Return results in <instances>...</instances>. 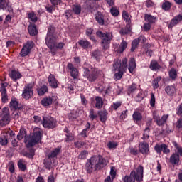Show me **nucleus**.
I'll return each mask as SVG.
<instances>
[{
	"mask_svg": "<svg viewBox=\"0 0 182 182\" xmlns=\"http://www.w3.org/2000/svg\"><path fill=\"white\" fill-rule=\"evenodd\" d=\"M168 116V114H164L161 118H160V115L157 114V112H153L154 122H156L157 126H164V124L167 123Z\"/></svg>",
	"mask_w": 182,
	"mask_h": 182,
	"instance_id": "1a4fd4ad",
	"label": "nucleus"
},
{
	"mask_svg": "<svg viewBox=\"0 0 182 182\" xmlns=\"http://www.w3.org/2000/svg\"><path fill=\"white\" fill-rule=\"evenodd\" d=\"M169 77L172 79L173 80H176L177 79V70H176L175 68H171L169 70Z\"/></svg>",
	"mask_w": 182,
	"mask_h": 182,
	"instance_id": "a18cd8bd",
	"label": "nucleus"
},
{
	"mask_svg": "<svg viewBox=\"0 0 182 182\" xmlns=\"http://www.w3.org/2000/svg\"><path fill=\"white\" fill-rule=\"evenodd\" d=\"M144 19L146 22H148V23H151V25L152 23H154V22H156V17L150 14H145Z\"/></svg>",
	"mask_w": 182,
	"mask_h": 182,
	"instance_id": "c9c22d12",
	"label": "nucleus"
},
{
	"mask_svg": "<svg viewBox=\"0 0 182 182\" xmlns=\"http://www.w3.org/2000/svg\"><path fill=\"white\" fill-rule=\"evenodd\" d=\"M35 46V43H33V41H27L26 43H25L21 50L20 55L23 58H25V56H28L29 53H31V50L33 48V46Z\"/></svg>",
	"mask_w": 182,
	"mask_h": 182,
	"instance_id": "9d476101",
	"label": "nucleus"
},
{
	"mask_svg": "<svg viewBox=\"0 0 182 182\" xmlns=\"http://www.w3.org/2000/svg\"><path fill=\"white\" fill-rule=\"evenodd\" d=\"M98 115L100 117V122H102V123H105L106 120H107V111L106 109L99 111Z\"/></svg>",
	"mask_w": 182,
	"mask_h": 182,
	"instance_id": "5701e85b",
	"label": "nucleus"
},
{
	"mask_svg": "<svg viewBox=\"0 0 182 182\" xmlns=\"http://www.w3.org/2000/svg\"><path fill=\"white\" fill-rule=\"evenodd\" d=\"M150 137V128L146 127L144 130L143 136L141 137L142 140H149V138Z\"/></svg>",
	"mask_w": 182,
	"mask_h": 182,
	"instance_id": "79ce46f5",
	"label": "nucleus"
},
{
	"mask_svg": "<svg viewBox=\"0 0 182 182\" xmlns=\"http://www.w3.org/2000/svg\"><path fill=\"white\" fill-rule=\"evenodd\" d=\"M0 93L1 96V102L3 103H6V102H8V93L6 92V88H5V87H1L0 88Z\"/></svg>",
	"mask_w": 182,
	"mask_h": 182,
	"instance_id": "412c9836",
	"label": "nucleus"
},
{
	"mask_svg": "<svg viewBox=\"0 0 182 182\" xmlns=\"http://www.w3.org/2000/svg\"><path fill=\"white\" fill-rule=\"evenodd\" d=\"M95 19L100 25H105V19L103 18L102 13L98 12L96 15Z\"/></svg>",
	"mask_w": 182,
	"mask_h": 182,
	"instance_id": "e433bc0d",
	"label": "nucleus"
},
{
	"mask_svg": "<svg viewBox=\"0 0 182 182\" xmlns=\"http://www.w3.org/2000/svg\"><path fill=\"white\" fill-rule=\"evenodd\" d=\"M9 76L13 80H18V79H21V73L16 70H11Z\"/></svg>",
	"mask_w": 182,
	"mask_h": 182,
	"instance_id": "2f4dec72",
	"label": "nucleus"
},
{
	"mask_svg": "<svg viewBox=\"0 0 182 182\" xmlns=\"http://www.w3.org/2000/svg\"><path fill=\"white\" fill-rule=\"evenodd\" d=\"M41 124L44 129H55L58 126V121L52 117H43Z\"/></svg>",
	"mask_w": 182,
	"mask_h": 182,
	"instance_id": "39448f33",
	"label": "nucleus"
},
{
	"mask_svg": "<svg viewBox=\"0 0 182 182\" xmlns=\"http://www.w3.org/2000/svg\"><path fill=\"white\" fill-rule=\"evenodd\" d=\"M26 136V130L24 128H21L17 135V139L21 141Z\"/></svg>",
	"mask_w": 182,
	"mask_h": 182,
	"instance_id": "ea45409f",
	"label": "nucleus"
},
{
	"mask_svg": "<svg viewBox=\"0 0 182 182\" xmlns=\"http://www.w3.org/2000/svg\"><path fill=\"white\" fill-rule=\"evenodd\" d=\"M132 117L134 122H140L143 119V115L139 112L136 111L134 112Z\"/></svg>",
	"mask_w": 182,
	"mask_h": 182,
	"instance_id": "58836bf2",
	"label": "nucleus"
},
{
	"mask_svg": "<svg viewBox=\"0 0 182 182\" xmlns=\"http://www.w3.org/2000/svg\"><path fill=\"white\" fill-rule=\"evenodd\" d=\"M162 151L164 154H170V149H168V146L166 144H163Z\"/></svg>",
	"mask_w": 182,
	"mask_h": 182,
	"instance_id": "0e129e2a",
	"label": "nucleus"
},
{
	"mask_svg": "<svg viewBox=\"0 0 182 182\" xmlns=\"http://www.w3.org/2000/svg\"><path fill=\"white\" fill-rule=\"evenodd\" d=\"M113 68L115 72H118L114 75L116 79L120 80L123 77V73L127 70V58H124L122 60L115 59L114 60Z\"/></svg>",
	"mask_w": 182,
	"mask_h": 182,
	"instance_id": "f03ea898",
	"label": "nucleus"
},
{
	"mask_svg": "<svg viewBox=\"0 0 182 182\" xmlns=\"http://www.w3.org/2000/svg\"><path fill=\"white\" fill-rule=\"evenodd\" d=\"M89 117H90V120H96V119H97V114H96V112H95V109H90Z\"/></svg>",
	"mask_w": 182,
	"mask_h": 182,
	"instance_id": "603ef678",
	"label": "nucleus"
},
{
	"mask_svg": "<svg viewBox=\"0 0 182 182\" xmlns=\"http://www.w3.org/2000/svg\"><path fill=\"white\" fill-rule=\"evenodd\" d=\"M143 167L140 165L136 169V181L143 180Z\"/></svg>",
	"mask_w": 182,
	"mask_h": 182,
	"instance_id": "cd10ccee",
	"label": "nucleus"
},
{
	"mask_svg": "<svg viewBox=\"0 0 182 182\" xmlns=\"http://www.w3.org/2000/svg\"><path fill=\"white\" fill-rule=\"evenodd\" d=\"M28 33L31 36H36V35H38V28H36V25L31 24L28 26Z\"/></svg>",
	"mask_w": 182,
	"mask_h": 182,
	"instance_id": "a878e982",
	"label": "nucleus"
},
{
	"mask_svg": "<svg viewBox=\"0 0 182 182\" xmlns=\"http://www.w3.org/2000/svg\"><path fill=\"white\" fill-rule=\"evenodd\" d=\"M161 80V76H158L153 80V87L154 89H159V82Z\"/></svg>",
	"mask_w": 182,
	"mask_h": 182,
	"instance_id": "3c124183",
	"label": "nucleus"
},
{
	"mask_svg": "<svg viewBox=\"0 0 182 182\" xmlns=\"http://www.w3.org/2000/svg\"><path fill=\"white\" fill-rule=\"evenodd\" d=\"M55 28L50 26L48 29L47 37L46 38V45L50 48L52 55H55V44L56 43L57 38L53 36Z\"/></svg>",
	"mask_w": 182,
	"mask_h": 182,
	"instance_id": "7ed1b4c3",
	"label": "nucleus"
},
{
	"mask_svg": "<svg viewBox=\"0 0 182 182\" xmlns=\"http://www.w3.org/2000/svg\"><path fill=\"white\" fill-rule=\"evenodd\" d=\"M110 13L112 15V16H117L119 15V9L116 6H113L110 9Z\"/></svg>",
	"mask_w": 182,
	"mask_h": 182,
	"instance_id": "6e6d98bb",
	"label": "nucleus"
},
{
	"mask_svg": "<svg viewBox=\"0 0 182 182\" xmlns=\"http://www.w3.org/2000/svg\"><path fill=\"white\" fill-rule=\"evenodd\" d=\"M122 18L126 22H127V23H130L132 22V16L125 10L122 11Z\"/></svg>",
	"mask_w": 182,
	"mask_h": 182,
	"instance_id": "72a5a7b5",
	"label": "nucleus"
},
{
	"mask_svg": "<svg viewBox=\"0 0 182 182\" xmlns=\"http://www.w3.org/2000/svg\"><path fill=\"white\" fill-rule=\"evenodd\" d=\"M78 45L83 48V49H89V48H92V44L87 40H80L78 41Z\"/></svg>",
	"mask_w": 182,
	"mask_h": 182,
	"instance_id": "b1692460",
	"label": "nucleus"
},
{
	"mask_svg": "<svg viewBox=\"0 0 182 182\" xmlns=\"http://www.w3.org/2000/svg\"><path fill=\"white\" fill-rule=\"evenodd\" d=\"M165 92L168 96H174V94L177 92L176 85H168L165 88Z\"/></svg>",
	"mask_w": 182,
	"mask_h": 182,
	"instance_id": "aec40b11",
	"label": "nucleus"
},
{
	"mask_svg": "<svg viewBox=\"0 0 182 182\" xmlns=\"http://www.w3.org/2000/svg\"><path fill=\"white\" fill-rule=\"evenodd\" d=\"M136 90H137V85L134 83L132 84L128 88L129 93H133L136 92Z\"/></svg>",
	"mask_w": 182,
	"mask_h": 182,
	"instance_id": "bf43d9fd",
	"label": "nucleus"
},
{
	"mask_svg": "<svg viewBox=\"0 0 182 182\" xmlns=\"http://www.w3.org/2000/svg\"><path fill=\"white\" fill-rule=\"evenodd\" d=\"M95 102L96 109H102L103 107V99H102L100 97H96Z\"/></svg>",
	"mask_w": 182,
	"mask_h": 182,
	"instance_id": "f704fd0d",
	"label": "nucleus"
},
{
	"mask_svg": "<svg viewBox=\"0 0 182 182\" xmlns=\"http://www.w3.org/2000/svg\"><path fill=\"white\" fill-rule=\"evenodd\" d=\"M48 82L53 89L58 88V83H59V82L56 79V77H55V75L50 74V75L48 77Z\"/></svg>",
	"mask_w": 182,
	"mask_h": 182,
	"instance_id": "dca6fc26",
	"label": "nucleus"
},
{
	"mask_svg": "<svg viewBox=\"0 0 182 182\" xmlns=\"http://www.w3.org/2000/svg\"><path fill=\"white\" fill-rule=\"evenodd\" d=\"M37 92L38 96H43V95L48 92V86L43 85L41 88L38 89Z\"/></svg>",
	"mask_w": 182,
	"mask_h": 182,
	"instance_id": "a19ab883",
	"label": "nucleus"
},
{
	"mask_svg": "<svg viewBox=\"0 0 182 182\" xmlns=\"http://www.w3.org/2000/svg\"><path fill=\"white\" fill-rule=\"evenodd\" d=\"M17 165H18L19 170H21V171H26V170H27L26 161L24 159H20L18 161Z\"/></svg>",
	"mask_w": 182,
	"mask_h": 182,
	"instance_id": "c85d7f7f",
	"label": "nucleus"
},
{
	"mask_svg": "<svg viewBox=\"0 0 182 182\" xmlns=\"http://www.w3.org/2000/svg\"><path fill=\"white\" fill-rule=\"evenodd\" d=\"M11 123V115L9 114V108L4 107L2 109V114L0 119V127H5L7 124Z\"/></svg>",
	"mask_w": 182,
	"mask_h": 182,
	"instance_id": "423d86ee",
	"label": "nucleus"
},
{
	"mask_svg": "<svg viewBox=\"0 0 182 182\" xmlns=\"http://www.w3.org/2000/svg\"><path fill=\"white\" fill-rule=\"evenodd\" d=\"M127 48V42H126L124 40H122L120 46L117 49V53H123V52L126 50Z\"/></svg>",
	"mask_w": 182,
	"mask_h": 182,
	"instance_id": "7c9ffc66",
	"label": "nucleus"
},
{
	"mask_svg": "<svg viewBox=\"0 0 182 182\" xmlns=\"http://www.w3.org/2000/svg\"><path fill=\"white\" fill-rule=\"evenodd\" d=\"M0 9H4L8 11V12H12L14 9H12V4L9 2H6L4 0H0Z\"/></svg>",
	"mask_w": 182,
	"mask_h": 182,
	"instance_id": "f3484780",
	"label": "nucleus"
},
{
	"mask_svg": "<svg viewBox=\"0 0 182 182\" xmlns=\"http://www.w3.org/2000/svg\"><path fill=\"white\" fill-rule=\"evenodd\" d=\"M72 10L75 15H80V12H82V6L79 4H75L72 6Z\"/></svg>",
	"mask_w": 182,
	"mask_h": 182,
	"instance_id": "bb28decb",
	"label": "nucleus"
},
{
	"mask_svg": "<svg viewBox=\"0 0 182 182\" xmlns=\"http://www.w3.org/2000/svg\"><path fill=\"white\" fill-rule=\"evenodd\" d=\"M99 75H100V71L97 70H93L91 73L89 69L85 68V72L84 74L85 77L87 78L89 82H95L99 77Z\"/></svg>",
	"mask_w": 182,
	"mask_h": 182,
	"instance_id": "6e6552de",
	"label": "nucleus"
},
{
	"mask_svg": "<svg viewBox=\"0 0 182 182\" xmlns=\"http://www.w3.org/2000/svg\"><path fill=\"white\" fill-rule=\"evenodd\" d=\"M107 146L108 149H109V150H114L117 148V146H119V144L114 141H109L107 143Z\"/></svg>",
	"mask_w": 182,
	"mask_h": 182,
	"instance_id": "8fccbe9b",
	"label": "nucleus"
},
{
	"mask_svg": "<svg viewBox=\"0 0 182 182\" xmlns=\"http://www.w3.org/2000/svg\"><path fill=\"white\" fill-rule=\"evenodd\" d=\"M139 151L142 154H149V151H150L149 144L147 142H141L139 144Z\"/></svg>",
	"mask_w": 182,
	"mask_h": 182,
	"instance_id": "a211bd4d",
	"label": "nucleus"
},
{
	"mask_svg": "<svg viewBox=\"0 0 182 182\" xmlns=\"http://www.w3.org/2000/svg\"><path fill=\"white\" fill-rule=\"evenodd\" d=\"M10 110H18L19 109V102L15 97H12L10 101Z\"/></svg>",
	"mask_w": 182,
	"mask_h": 182,
	"instance_id": "6ab92c4d",
	"label": "nucleus"
},
{
	"mask_svg": "<svg viewBox=\"0 0 182 182\" xmlns=\"http://www.w3.org/2000/svg\"><path fill=\"white\" fill-rule=\"evenodd\" d=\"M88 154H89V152L87 150H83L78 155V159L80 160H85V159H86V157H87Z\"/></svg>",
	"mask_w": 182,
	"mask_h": 182,
	"instance_id": "49530a36",
	"label": "nucleus"
},
{
	"mask_svg": "<svg viewBox=\"0 0 182 182\" xmlns=\"http://www.w3.org/2000/svg\"><path fill=\"white\" fill-rule=\"evenodd\" d=\"M172 4L171 2L168 1H166L162 4V9L164 11H170V9H171Z\"/></svg>",
	"mask_w": 182,
	"mask_h": 182,
	"instance_id": "37998d69",
	"label": "nucleus"
},
{
	"mask_svg": "<svg viewBox=\"0 0 182 182\" xmlns=\"http://www.w3.org/2000/svg\"><path fill=\"white\" fill-rule=\"evenodd\" d=\"M182 21V14H178V16H175L172 20H171L170 23L168 25V28L169 29H172L176 26V25H178L179 22Z\"/></svg>",
	"mask_w": 182,
	"mask_h": 182,
	"instance_id": "4468645a",
	"label": "nucleus"
},
{
	"mask_svg": "<svg viewBox=\"0 0 182 182\" xmlns=\"http://www.w3.org/2000/svg\"><path fill=\"white\" fill-rule=\"evenodd\" d=\"M143 28L145 32H148V31H150V29H151V24L150 23H146L144 24Z\"/></svg>",
	"mask_w": 182,
	"mask_h": 182,
	"instance_id": "338daca9",
	"label": "nucleus"
},
{
	"mask_svg": "<svg viewBox=\"0 0 182 182\" xmlns=\"http://www.w3.org/2000/svg\"><path fill=\"white\" fill-rule=\"evenodd\" d=\"M176 114L178 116H181L182 114V104H181L176 109Z\"/></svg>",
	"mask_w": 182,
	"mask_h": 182,
	"instance_id": "774afa93",
	"label": "nucleus"
},
{
	"mask_svg": "<svg viewBox=\"0 0 182 182\" xmlns=\"http://www.w3.org/2000/svg\"><path fill=\"white\" fill-rule=\"evenodd\" d=\"M149 69H151V70H160V69H161V66L159 64L157 60H152L149 65Z\"/></svg>",
	"mask_w": 182,
	"mask_h": 182,
	"instance_id": "4be33fe9",
	"label": "nucleus"
},
{
	"mask_svg": "<svg viewBox=\"0 0 182 182\" xmlns=\"http://www.w3.org/2000/svg\"><path fill=\"white\" fill-rule=\"evenodd\" d=\"M97 36H98V38H100V39H102V41H112V39L113 38V35L112 34V33H103L102 31H97L96 33Z\"/></svg>",
	"mask_w": 182,
	"mask_h": 182,
	"instance_id": "f8f14e48",
	"label": "nucleus"
},
{
	"mask_svg": "<svg viewBox=\"0 0 182 182\" xmlns=\"http://www.w3.org/2000/svg\"><path fill=\"white\" fill-rule=\"evenodd\" d=\"M139 40H137V38L133 40V41L132 43V48H131L132 52H134V50L139 46Z\"/></svg>",
	"mask_w": 182,
	"mask_h": 182,
	"instance_id": "13d9d810",
	"label": "nucleus"
},
{
	"mask_svg": "<svg viewBox=\"0 0 182 182\" xmlns=\"http://www.w3.org/2000/svg\"><path fill=\"white\" fill-rule=\"evenodd\" d=\"M101 45L104 49V50H107L109 48H110V41H102L101 42Z\"/></svg>",
	"mask_w": 182,
	"mask_h": 182,
	"instance_id": "4d7b16f0",
	"label": "nucleus"
},
{
	"mask_svg": "<svg viewBox=\"0 0 182 182\" xmlns=\"http://www.w3.org/2000/svg\"><path fill=\"white\" fill-rule=\"evenodd\" d=\"M43 164L45 168L50 170V168H52V158H50L49 156L45 158Z\"/></svg>",
	"mask_w": 182,
	"mask_h": 182,
	"instance_id": "c756f323",
	"label": "nucleus"
},
{
	"mask_svg": "<svg viewBox=\"0 0 182 182\" xmlns=\"http://www.w3.org/2000/svg\"><path fill=\"white\" fill-rule=\"evenodd\" d=\"M169 163L173 167L180 164V156L177 154V152L173 153L169 158Z\"/></svg>",
	"mask_w": 182,
	"mask_h": 182,
	"instance_id": "ddd939ff",
	"label": "nucleus"
},
{
	"mask_svg": "<svg viewBox=\"0 0 182 182\" xmlns=\"http://www.w3.org/2000/svg\"><path fill=\"white\" fill-rule=\"evenodd\" d=\"M9 171L10 173H15V166L14 165V162L11 161L9 164Z\"/></svg>",
	"mask_w": 182,
	"mask_h": 182,
	"instance_id": "69168bd1",
	"label": "nucleus"
},
{
	"mask_svg": "<svg viewBox=\"0 0 182 182\" xmlns=\"http://www.w3.org/2000/svg\"><path fill=\"white\" fill-rule=\"evenodd\" d=\"M92 33H93V29L87 28L86 31V35L87 36H90V39H91V41H93L94 42H95L96 40H95V37H92Z\"/></svg>",
	"mask_w": 182,
	"mask_h": 182,
	"instance_id": "052dcab7",
	"label": "nucleus"
},
{
	"mask_svg": "<svg viewBox=\"0 0 182 182\" xmlns=\"http://www.w3.org/2000/svg\"><path fill=\"white\" fill-rule=\"evenodd\" d=\"M42 140V129L40 128H36L32 134L28 136V147H33L36 144H38L39 141Z\"/></svg>",
	"mask_w": 182,
	"mask_h": 182,
	"instance_id": "20e7f679",
	"label": "nucleus"
},
{
	"mask_svg": "<svg viewBox=\"0 0 182 182\" xmlns=\"http://www.w3.org/2000/svg\"><path fill=\"white\" fill-rule=\"evenodd\" d=\"M0 144L1 146H7L8 145V136H1L0 137Z\"/></svg>",
	"mask_w": 182,
	"mask_h": 182,
	"instance_id": "09e8293b",
	"label": "nucleus"
},
{
	"mask_svg": "<svg viewBox=\"0 0 182 182\" xmlns=\"http://www.w3.org/2000/svg\"><path fill=\"white\" fill-rule=\"evenodd\" d=\"M156 105V97L154 96V93L151 94V99H150V105L151 107H154Z\"/></svg>",
	"mask_w": 182,
	"mask_h": 182,
	"instance_id": "e2e57ef3",
	"label": "nucleus"
},
{
	"mask_svg": "<svg viewBox=\"0 0 182 182\" xmlns=\"http://www.w3.org/2000/svg\"><path fill=\"white\" fill-rule=\"evenodd\" d=\"M60 153V148H55V149L52 150L49 154L48 155L50 159H55V157H58V154Z\"/></svg>",
	"mask_w": 182,
	"mask_h": 182,
	"instance_id": "473e14b6",
	"label": "nucleus"
},
{
	"mask_svg": "<svg viewBox=\"0 0 182 182\" xmlns=\"http://www.w3.org/2000/svg\"><path fill=\"white\" fill-rule=\"evenodd\" d=\"M56 41L58 42V40H56ZM56 41H55V46H54L55 55H56V50H55V49L62 50L63 48H65V43H58L57 44Z\"/></svg>",
	"mask_w": 182,
	"mask_h": 182,
	"instance_id": "5fc2aeb1",
	"label": "nucleus"
},
{
	"mask_svg": "<svg viewBox=\"0 0 182 182\" xmlns=\"http://www.w3.org/2000/svg\"><path fill=\"white\" fill-rule=\"evenodd\" d=\"M154 150L156 151L157 154H161V151H163V144H157L154 146Z\"/></svg>",
	"mask_w": 182,
	"mask_h": 182,
	"instance_id": "864d4df0",
	"label": "nucleus"
},
{
	"mask_svg": "<svg viewBox=\"0 0 182 182\" xmlns=\"http://www.w3.org/2000/svg\"><path fill=\"white\" fill-rule=\"evenodd\" d=\"M27 18H28V19H30V21H31V22H34V23L38 22V16H36V14L33 11L28 13L27 14Z\"/></svg>",
	"mask_w": 182,
	"mask_h": 182,
	"instance_id": "4c0bfd02",
	"label": "nucleus"
},
{
	"mask_svg": "<svg viewBox=\"0 0 182 182\" xmlns=\"http://www.w3.org/2000/svg\"><path fill=\"white\" fill-rule=\"evenodd\" d=\"M122 105V101H117L111 105V109H113V110H117V109H119Z\"/></svg>",
	"mask_w": 182,
	"mask_h": 182,
	"instance_id": "de8ad7c7",
	"label": "nucleus"
},
{
	"mask_svg": "<svg viewBox=\"0 0 182 182\" xmlns=\"http://www.w3.org/2000/svg\"><path fill=\"white\" fill-rule=\"evenodd\" d=\"M22 97L26 100H29L33 97V86L31 84L26 85L23 90Z\"/></svg>",
	"mask_w": 182,
	"mask_h": 182,
	"instance_id": "0eeeda50",
	"label": "nucleus"
},
{
	"mask_svg": "<svg viewBox=\"0 0 182 182\" xmlns=\"http://www.w3.org/2000/svg\"><path fill=\"white\" fill-rule=\"evenodd\" d=\"M87 143H89V141H86L85 142L77 141V142H75V146L76 147H77V149H82V147H83V146H85V144H87Z\"/></svg>",
	"mask_w": 182,
	"mask_h": 182,
	"instance_id": "680f3d73",
	"label": "nucleus"
},
{
	"mask_svg": "<svg viewBox=\"0 0 182 182\" xmlns=\"http://www.w3.org/2000/svg\"><path fill=\"white\" fill-rule=\"evenodd\" d=\"M67 68L70 70L71 77L73 79H77L79 76V70H77V68H75L72 63H68Z\"/></svg>",
	"mask_w": 182,
	"mask_h": 182,
	"instance_id": "2eb2a0df",
	"label": "nucleus"
},
{
	"mask_svg": "<svg viewBox=\"0 0 182 182\" xmlns=\"http://www.w3.org/2000/svg\"><path fill=\"white\" fill-rule=\"evenodd\" d=\"M173 144L176 149V153L179 155V157L180 156L182 157V147L176 141L173 142Z\"/></svg>",
	"mask_w": 182,
	"mask_h": 182,
	"instance_id": "c03bdc74",
	"label": "nucleus"
},
{
	"mask_svg": "<svg viewBox=\"0 0 182 182\" xmlns=\"http://www.w3.org/2000/svg\"><path fill=\"white\" fill-rule=\"evenodd\" d=\"M56 100H58V97L55 96L45 97L41 100V105L44 106V107H49V106H52L53 103H56Z\"/></svg>",
	"mask_w": 182,
	"mask_h": 182,
	"instance_id": "9b49d317",
	"label": "nucleus"
},
{
	"mask_svg": "<svg viewBox=\"0 0 182 182\" xmlns=\"http://www.w3.org/2000/svg\"><path fill=\"white\" fill-rule=\"evenodd\" d=\"M106 166H107V161L102 155H95L87 160L85 170H87V173L90 174L96 170H102Z\"/></svg>",
	"mask_w": 182,
	"mask_h": 182,
	"instance_id": "f257e3e1",
	"label": "nucleus"
},
{
	"mask_svg": "<svg viewBox=\"0 0 182 182\" xmlns=\"http://www.w3.org/2000/svg\"><path fill=\"white\" fill-rule=\"evenodd\" d=\"M128 69L129 73H133V72H134V69H136V60L134 58H130Z\"/></svg>",
	"mask_w": 182,
	"mask_h": 182,
	"instance_id": "393cba45",
	"label": "nucleus"
}]
</instances>
